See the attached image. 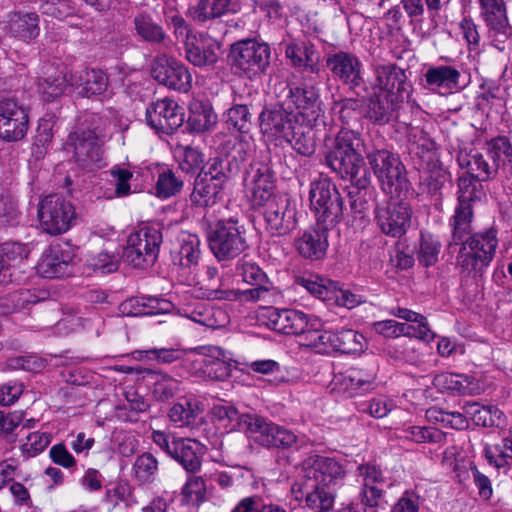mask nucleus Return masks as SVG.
<instances>
[{
  "mask_svg": "<svg viewBox=\"0 0 512 512\" xmlns=\"http://www.w3.org/2000/svg\"><path fill=\"white\" fill-rule=\"evenodd\" d=\"M472 206H457L451 219L452 241L449 249L460 245L456 264L468 275H482L492 262L498 246L497 231L494 228L472 232Z\"/></svg>",
  "mask_w": 512,
  "mask_h": 512,
  "instance_id": "nucleus-1",
  "label": "nucleus"
},
{
  "mask_svg": "<svg viewBox=\"0 0 512 512\" xmlns=\"http://www.w3.org/2000/svg\"><path fill=\"white\" fill-rule=\"evenodd\" d=\"M361 145L360 135L352 130L342 129L336 136L333 148L327 153V166L342 179L359 187H368L370 174L358 148Z\"/></svg>",
  "mask_w": 512,
  "mask_h": 512,
  "instance_id": "nucleus-2",
  "label": "nucleus"
},
{
  "mask_svg": "<svg viewBox=\"0 0 512 512\" xmlns=\"http://www.w3.org/2000/svg\"><path fill=\"white\" fill-rule=\"evenodd\" d=\"M92 113L90 123L92 128L79 129L69 134L66 149L72 151L78 167L92 171L102 166L103 150L101 144L105 137L107 117Z\"/></svg>",
  "mask_w": 512,
  "mask_h": 512,
  "instance_id": "nucleus-3",
  "label": "nucleus"
},
{
  "mask_svg": "<svg viewBox=\"0 0 512 512\" xmlns=\"http://www.w3.org/2000/svg\"><path fill=\"white\" fill-rule=\"evenodd\" d=\"M228 57L238 75L253 80L267 73L271 63V48L256 39H243L231 45Z\"/></svg>",
  "mask_w": 512,
  "mask_h": 512,
  "instance_id": "nucleus-4",
  "label": "nucleus"
},
{
  "mask_svg": "<svg viewBox=\"0 0 512 512\" xmlns=\"http://www.w3.org/2000/svg\"><path fill=\"white\" fill-rule=\"evenodd\" d=\"M245 233V226L238 218L220 219L210 226L209 248L219 261L236 258L248 247Z\"/></svg>",
  "mask_w": 512,
  "mask_h": 512,
  "instance_id": "nucleus-5",
  "label": "nucleus"
},
{
  "mask_svg": "<svg viewBox=\"0 0 512 512\" xmlns=\"http://www.w3.org/2000/svg\"><path fill=\"white\" fill-rule=\"evenodd\" d=\"M311 208L318 227L335 228L343 217V199L336 185L327 178L311 183L309 192Z\"/></svg>",
  "mask_w": 512,
  "mask_h": 512,
  "instance_id": "nucleus-6",
  "label": "nucleus"
},
{
  "mask_svg": "<svg viewBox=\"0 0 512 512\" xmlns=\"http://www.w3.org/2000/svg\"><path fill=\"white\" fill-rule=\"evenodd\" d=\"M152 440L188 474H196L201 470L206 447L199 441L171 436L160 430L152 432Z\"/></svg>",
  "mask_w": 512,
  "mask_h": 512,
  "instance_id": "nucleus-7",
  "label": "nucleus"
},
{
  "mask_svg": "<svg viewBox=\"0 0 512 512\" xmlns=\"http://www.w3.org/2000/svg\"><path fill=\"white\" fill-rule=\"evenodd\" d=\"M369 162L382 184L383 190L392 197H401L410 188L405 168L399 158L387 150H377L368 155Z\"/></svg>",
  "mask_w": 512,
  "mask_h": 512,
  "instance_id": "nucleus-8",
  "label": "nucleus"
},
{
  "mask_svg": "<svg viewBox=\"0 0 512 512\" xmlns=\"http://www.w3.org/2000/svg\"><path fill=\"white\" fill-rule=\"evenodd\" d=\"M162 240L160 228L143 226L128 237L124 256L130 264L137 268L153 265L158 258Z\"/></svg>",
  "mask_w": 512,
  "mask_h": 512,
  "instance_id": "nucleus-9",
  "label": "nucleus"
},
{
  "mask_svg": "<svg viewBox=\"0 0 512 512\" xmlns=\"http://www.w3.org/2000/svg\"><path fill=\"white\" fill-rule=\"evenodd\" d=\"M242 419L243 425L252 439L265 448L289 449L297 443V436L291 430L264 417L247 414Z\"/></svg>",
  "mask_w": 512,
  "mask_h": 512,
  "instance_id": "nucleus-10",
  "label": "nucleus"
},
{
  "mask_svg": "<svg viewBox=\"0 0 512 512\" xmlns=\"http://www.w3.org/2000/svg\"><path fill=\"white\" fill-rule=\"evenodd\" d=\"M41 228L51 235L65 233L75 217L73 205L58 194H50L41 200L38 208Z\"/></svg>",
  "mask_w": 512,
  "mask_h": 512,
  "instance_id": "nucleus-11",
  "label": "nucleus"
},
{
  "mask_svg": "<svg viewBox=\"0 0 512 512\" xmlns=\"http://www.w3.org/2000/svg\"><path fill=\"white\" fill-rule=\"evenodd\" d=\"M244 186L253 206H264L276 200L275 172L268 163L255 161L245 172Z\"/></svg>",
  "mask_w": 512,
  "mask_h": 512,
  "instance_id": "nucleus-12",
  "label": "nucleus"
},
{
  "mask_svg": "<svg viewBox=\"0 0 512 512\" xmlns=\"http://www.w3.org/2000/svg\"><path fill=\"white\" fill-rule=\"evenodd\" d=\"M480 16L486 24L492 45L503 51L505 43L512 38L507 5L504 0H479Z\"/></svg>",
  "mask_w": 512,
  "mask_h": 512,
  "instance_id": "nucleus-13",
  "label": "nucleus"
},
{
  "mask_svg": "<svg viewBox=\"0 0 512 512\" xmlns=\"http://www.w3.org/2000/svg\"><path fill=\"white\" fill-rule=\"evenodd\" d=\"M362 488L359 493L364 512H377L375 509L384 506L386 489L391 486L383 475L381 468L373 463L361 464L357 467Z\"/></svg>",
  "mask_w": 512,
  "mask_h": 512,
  "instance_id": "nucleus-14",
  "label": "nucleus"
},
{
  "mask_svg": "<svg viewBox=\"0 0 512 512\" xmlns=\"http://www.w3.org/2000/svg\"><path fill=\"white\" fill-rule=\"evenodd\" d=\"M299 123L293 112L280 101L263 108L259 114L261 133L270 141L290 138L293 129Z\"/></svg>",
  "mask_w": 512,
  "mask_h": 512,
  "instance_id": "nucleus-15",
  "label": "nucleus"
},
{
  "mask_svg": "<svg viewBox=\"0 0 512 512\" xmlns=\"http://www.w3.org/2000/svg\"><path fill=\"white\" fill-rule=\"evenodd\" d=\"M325 65L335 80L348 85L351 89L364 84L363 64L352 52L330 51L325 55Z\"/></svg>",
  "mask_w": 512,
  "mask_h": 512,
  "instance_id": "nucleus-16",
  "label": "nucleus"
},
{
  "mask_svg": "<svg viewBox=\"0 0 512 512\" xmlns=\"http://www.w3.org/2000/svg\"><path fill=\"white\" fill-rule=\"evenodd\" d=\"M152 77L162 85L179 92H188L192 87V75L188 68L166 54H158L151 67Z\"/></svg>",
  "mask_w": 512,
  "mask_h": 512,
  "instance_id": "nucleus-17",
  "label": "nucleus"
},
{
  "mask_svg": "<svg viewBox=\"0 0 512 512\" xmlns=\"http://www.w3.org/2000/svg\"><path fill=\"white\" fill-rule=\"evenodd\" d=\"M28 129V110L14 99H0V138L17 142L26 136Z\"/></svg>",
  "mask_w": 512,
  "mask_h": 512,
  "instance_id": "nucleus-18",
  "label": "nucleus"
},
{
  "mask_svg": "<svg viewBox=\"0 0 512 512\" xmlns=\"http://www.w3.org/2000/svg\"><path fill=\"white\" fill-rule=\"evenodd\" d=\"M280 102L296 119L312 123L320 115L319 91L314 86H288V93Z\"/></svg>",
  "mask_w": 512,
  "mask_h": 512,
  "instance_id": "nucleus-19",
  "label": "nucleus"
},
{
  "mask_svg": "<svg viewBox=\"0 0 512 512\" xmlns=\"http://www.w3.org/2000/svg\"><path fill=\"white\" fill-rule=\"evenodd\" d=\"M306 482L335 491V486L344 478L342 465L334 458L314 455L303 465Z\"/></svg>",
  "mask_w": 512,
  "mask_h": 512,
  "instance_id": "nucleus-20",
  "label": "nucleus"
},
{
  "mask_svg": "<svg viewBox=\"0 0 512 512\" xmlns=\"http://www.w3.org/2000/svg\"><path fill=\"white\" fill-rule=\"evenodd\" d=\"M422 149L426 150L427 155L424 158L427 168L424 171L423 182L419 185L418 197L421 196V200L430 198L431 203L438 208L441 201V189L447 180V172L439 162L434 142L423 144Z\"/></svg>",
  "mask_w": 512,
  "mask_h": 512,
  "instance_id": "nucleus-21",
  "label": "nucleus"
},
{
  "mask_svg": "<svg viewBox=\"0 0 512 512\" xmlns=\"http://www.w3.org/2000/svg\"><path fill=\"white\" fill-rule=\"evenodd\" d=\"M146 121L154 130L169 135L182 126L184 112L173 99H158L146 108Z\"/></svg>",
  "mask_w": 512,
  "mask_h": 512,
  "instance_id": "nucleus-22",
  "label": "nucleus"
},
{
  "mask_svg": "<svg viewBox=\"0 0 512 512\" xmlns=\"http://www.w3.org/2000/svg\"><path fill=\"white\" fill-rule=\"evenodd\" d=\"M263 217L271 236H285L296 227V209L288 199L279 198L264 205Z\"/></svg>",
  "mask_w": 512,
  "mask_h": 512,
  "instance_id": "nucleus-23",
  "label": "nucleus"
},
{
  "mask_svg": "<svg viewBox=\"0 0 512 512\" xmlns=\"http://www.w3.org/2000/svg\"><path fill=\"white\" fill-rule=\"evenodd\" d=\"M457 161L462 169H466L467 174L480 182L494 179L500 167L490 150L489 142L485 155L477 149L460 150Z\"/></svg>",
  "mask_w": 512,
  "mask_h": 512,
  "instance_id": "nucleus-24",
  "label": "nucleus"
},
{
  "mask_svg": "<svg viewBox=\"0 0 512 512\" xmlns=\"http://www.w3.org/2000/svg\"><path fill=\"white\" fill-rule=\"evenodd\" d=\"M376 220L380 230L391 237L404 235L410 227L412 211L404 202H391L376 209Z\"/></svg>",
  "mask_w": 512,
  "mask_h": 512,
  "instance_id": "nucleus-25",
  "label": "nucleus"
},
{
  "mask_svg": "<svg viewBox=\"0 0 512 512\" xmlns=\"http://www.w3.org/2000/svg\"><path fill=\"white\" fill-rule=\"evenodd\" d=\"M229 355L220 347H210L208 353L193 360L194 372L200 377L223 381L230 377L232 365Z\"/></svg>",
  "mask_w": 512,
  "mask_h": 512,
  "instance_id": "nucleus-26",
  "label": "nucleus"
},
{
  "mask_svg": "<svg viewBox=\"0 0 512 512\" xmlns=\"http://www.w3.org/2000/svg\"><path fill=\"white\" fill-rule=\"evenodd\" d=\"M74 254L67 245L50 246L37 264V272L44 278H59L71 273Z\"/></svg>",
  "mask_w": 512,
  "mask_h": 512,
  "instance_id": "nucleus-27",
  "label": "nucleus"
},
{
  "mask_svg": "<svg viewBox=\"0 0 512 512\" xmlns=\"http://www.w3.org/2000/svg\"><path fill=\"white\" fill-rule=\"evenodd\" d=\"M374 91L396 94L400 99L409 98L412 92L410 84L406 83V75L395 64L378 65L374 69Z\"/></svg>",
  "mask_w": 512,
  "mask_h": 512,
  "instance_id": "nucleus-28",
  "label": "nucleus"
},
{
  "mask_svg": "<svg viewBox=\"0 0 512 512\" xmlns=\"http://www.w3.org/2000/svg\"><path fill=\"white\" fill-rule=\"evenodd\" d=\"M265 317L271 330L286 335H300L310 325L308 316L295 309L270 308Z\"/></svg>",
  "mask_w": 512,
  "mask_h": 512,
  "instance_id": "nucleus-29",
  "label": "nucleus"
},
{
  "mask_svg": "<svg viewBox=\"0 0 512 512\" xmlns=\"http://www.w3.org/2000/svg\"><path fill=\"white\" fill-rule=\"evenodd\" d=\"M4 31L12 38L30 43L40 34V17L32 11L10 12L5 20Z\"/></svg>",
  "mask_w": 512,
  "mask_h": 512,
  "instance_id": "nucleus-30",
  "label": "nucleus"
},
{
  "mask_svg": "<svg viewBox=\"0 0 512 512\" xmlns=\"http://www.w3.org/2000/svg\"><path fill=\"white\" fill-rule=\"evenodd\" d=\"M236 271L245 283L254 286L249 290L259 292V295L253 298L256 302H269L270 298L278 293L267 274L256 263L243 259L239 260L236 265Z\"/></svg>",
  "mask_w": 512,
  "mask_h": 512,
  "instance_id": "nucleus-31",
  "label": "nucleus"
},
{
  "mask_svg": "<svg viewBox=\"0 0 512 512\" xmlns=\"http://www.w3.org/2000/svg\"><path fill=\"white\" fill-rule=\"evenodd\" d=\"M424 77V86L442 95L451 94L465 87V83L461 82L460 71L450 65L431 67Z\"/></svg>",
  "mask_w": 512,
  "mask_h": 512,
  "instance_id": "nucleus-32",
  "label": "nucleus"
},
{
  "mask_svg": "<svg viewBox=\"0 0 512 512\" xmlns=\"http://www.w3.org/2000/svg\"><path fill=\"white\" fill-rule=\"evenodd\" d=\"M285 56L296 69L312 74L320 71L319 54L315 45L309 41L293 39L285 46Z\"/></svg>",
  "mask_w": 512,
  "mask_h": 512,
  "instance_id": "nucleus-33",
  "label": "nucleus"
},
{
  "mask_svg": "<svg viewBox=\"0 0 512 512\" xmlns=\"http://www.w3.org/2000/svg\"><path fill=\"white\" fill-rule=\"evenodd\" d=\"M324 227L310 228L295 240L298 253L305 259L312 261L322 259L328 248V232Z\"/></svg>",
  "mask_w": 512,
  "mask_h": 512,
  "instance_id": "nucleus-34",
  "label": "nucleus"
},
{
  "mask_svg": "<svg viewBox=\"0 0 512 512\" xmlns=\"http://www.w3.org/2000/svg\"><path fill=\"white\" fill-rule=\"evenodd\" d=\"M178 247L172 251V262L183 272L190 273L200 259V239L197 235L181 232L177 238Z\"/></svg>",
  "mask_w": 512,
  "mask_h": 512,
  "instance_id": "nucleus-35",
  "label": "nucleus"
},
{
  "mask_svg": "<svg viewBox=\"0 0 512 512\" xmlns=\"http://www.w3.org/2000/svg\"><path fill=\"white\" fill-rule=\"evenodd\" d=\"M219 152L226 157L229 170L236 174L241 164L255 152V144L251 137L238 136L223 141L219 146Z\"/></svg>",
  "mask_w": 512,
  "mask_h": 512,
  "instance_id": "nucleus-36",
  "label": "nucleus"
},
{
  "mask_svg": "<svg viewBox=\"0 0 512 512\" xmlns=\"http://www.w3.org/2000/svg\"><path fill=\"white\" fill-rule=\"evenodd\" d=\"M375 371H366L359 368H351L337 377L335 385L349 396H355L369 392L376 387Z\"/></svg>",
  "mask_w": 512,
  "mask_h": 512,
  "instance_id": "nucleus-37",
  "label": "nucleus"
},
{
  "mask_svg": "<svg viewBox=\"0 0 512 512\" xmlns=\"http://www.w3.org/2000/svg\"><path fill=\"white\" fill-rule=\"evenodd\" d=\"M400 101H403V99H400L396 94L374 91L367 104L366 117L373 123H388Z\"/></svg>",
  "mask_w": 512,
  "mask_h": 512,
  "instance_id": "nucleus-38",
  "label": "nucleus"
},
{
  "mask_svg": "<svg viewBox=\"0 0 512 512\" xmlns=\"http://www.w3.org/2000/svg\"><path fill=\"white\" fill-rule=\"evenodd\" d=\"M76 83L81 87L80 94L83 97H100L104 99L112 94L109 78L100 69L92 68L80 71Z\"/></svg>",
  "mask_w": 512,
  "mask_h": 512,
  "instance_id": "nucleus-39",
  "label": "nucleus"
},
{
  "mask_svg": "<svg viewBox=\"0 0 512 512\" xmlns=\"http://www.w3.org/2000/svg\"><path fill=\"white\" fill-rule=\"evenodd\" d=\"M37 85L38 91L44 100L52 101L63 95L68 86V81L62 69L49 64L43 67Z\"/></svg>",
  "mask_w": 512,
  "mask_h": 512,
  "instance_id": "nucleus-40",
  "label": "nucleus"
},
{
  "mask_svg": "<svg viewBox=\"0 0 512 512\" xmlns=\"http://www.w3.org/2000/svg\"><path fill=\"white\" fill-rule=\"evenodd\" d=\"M224 185L197 176L190 194L192 205L199 208L213 207L223 197Z\"/></svg>",
  "mask_w": 512,
  "mask_h": 512,
  "instance_id": "nucleus-41",
  "label": "nucleus"
},
{
  "mask_svg": "<svg viewBox=\"0 0 512 512\" xmlns=\"http://www.w3.org/2000/svg\"><path fill=\"white\" fill-rule=\"evenodd\" d=\"M184 52L186 60L197 67H212L219 58L216 45L199 41L196 36L187 39Z\"/></svg>",
  "mask_w": 512,
  "mask_h": 512,
  "instance_id": "nucleus-42",
  "label": "nucleus"
},
{
  "mask_svg": "<svg viewBox=\"0 0 512 512\" xmlns=\"http://www.w3.org/2000/svg\"><path fill=\"white\" fill-rule=\"evenodd\" d=\"M137 35L152 44H164L168 36L163 27L150 14L139 13L133 19Z\"/></svg>",
  "mask_w": 512,
  "mask_h": 512,
  "instance_id": "nucleus-43",
  "label": "nucleus"
},
{
  "mask_svg": "<svg viewBox=\"0 0 512 512\" xmlns=\"http://www.w3.org/2000/svg\"><path fill=\"white\" fill-rule=\"evenodd\" d=\"M367 348L363 334L349 328L334 331V352L343 354L362 353Z\"/></svg>",
  "mask_w": 512,
  "mask_h": 512,
  "instance_id": "nucleus-44",
  "label": "nucleus"
},
{
  "mask_svg": "<svg viewBox=\"0 0 512 512\" xmlns=\"http://www.w3.org/2000/svg\"><path fill=\"white\" fill-rule=\"evenodd\" d=\"M201 412L199 401L192 397H181L170 408L169 418L179 427L188 426L193 423Z\"/></svg>",
  "mask_w": 512,
  "mask_h": 512,
  "instance_id": "nucleus-45",
  "label": "nucleus"
},
{
  "mask_svg": "<svg viewBox=\"0 0 512 512\" xmlns=\"http://www.w3.org/2000/svg\"><path fill=\"white\" fill-rule=\"evenodd\" d=\"M217 116L210 105L195 103L190 108L187 124L191 131L203 133L216 124Z\"/></svg>",
  "mask_w": 512,
  "mask_h": 512,
  "instance_id": "nucleus-46",
  "label": "nucleus"
},
{
  "mask_svg": "<svg viewBox=\"0 0 512 512\" xmlns=\"http://www.w3.org/2000/svg\"><path fill=\"white\" fill-rule=\"evenodd\" d=\"M307 490L305 501L308 508L314 512H328L334 504V490H329L308 482L305 483Z\"/></svg>",
  "mask_w": 512,
  "mask_h": 512,
  "instance_id": "nucleus-47",
  "label": "nucleus"
},
{
  "mask_svg": "<svg viewBox=\"0 0 512 512\" xmlns=\"http://www.w3.org/2000/svg\"><path fill=\"white\" fill-rule=\"evenodd\" d=\"M433 385L439 391H449L460 395L471 393V381L466 375L455 373H441L433 378Z\"/></svg>",
  "mask_w": 512,
  "mask_h": 512,
  "instance_id": "nucleus-48",
  "label": "nucleus"
},
{
  "mask_svg": "<svg viewBox=\"0 0 512 512\" xmlns=\"http://www.w3.org/2000/svg\"><path fill=\"white\" fill-rule=\"evenodd\" d=\"M230 4L231 0H199L191 14L194 20L204 23L226 14Z\"/></svg>",
  "mask_w": 512,
  "mask_h": 512,
  "instance_id": "nucleus-49",
  "label": "nucleus"
},
{
  "mask_svg": "<svg viewBox=\"0 0 512 512\" xmlns=\"http://www.w3.org/2000/svg\"><path fill=\"white\" fill-rule=\"evenodd\" d=\"M292 148L300 155L309 157L314 154L316 149L315 135L311 128H304L299 123L293 129L290 138L285 139Z\"/></svg>",
  "mask_w": 512,
  "mask_h": 512,
  "instance_id": "nucleus-50",
  "label": "nucleus"
},
{
  "mask_svg": "<svg viewBox=\"0 0 512 512\" xmlns=\"http://www.w3.org/2000/svg\"><path fill=\"white\" fill-rule=\"evenodd\" d=\"M182 178L170 169L159 173L154 186L155 195L160 199H168L175 196L183 189Z\"/></svg>",
  "mask_w": 512,
  "mask_h": 512,
  "instance_id": "nucleus-51",
  "label": "nucleus"
},
{
  "mask_svg": "<svg viewBox=\"0 0 512 512\" xmlns=\"http://www.w3.org/2000/svg\"><path fill=\"white\" fill-rule=\"evenodd\" d=\"M225 121L228 128L241 134L248 133L252 126V115L246 104H234L225 112Z\"/></svg>",
  "mask_w": 512,
  "mask_h": 512,
  "instance_id": "nucleus-52",
  "label": "nucleus"
},
{
  "mask_svg": "<svg viewBox=\"0 0 512 512\" xmlns=\"http://www.w3.org/2000/svg\"><path fill=\"white\" fill-rule=\"evenodd\" d=\"M133 475L142 484L151 483L155 480L158 472V461L151 453L139 455L132 467Z\"/></svg>",
  "mask_w": 512,
  "mask_h": 512,
  "instance_id": "nucleus-53",
  "label": "nucleus"
},
{
  "mask_svg": "<svg viewBox=\"0 0 512 512\" xmlns=\"http://www.w3.org/2000/svg\"><path fill=\"white\" fill-rule=\"evenodd\" d=\"M373 329L376 333L386 338H397L400 336L413 337L416 333V328L413 325L398 322L394 319L374 322Z\"/></svg>",
  "mask_w": 512,
  "mask_h": 512,
  "instance_id": "nucleus-54",
  "label": "nucleus"
},
{
  "mask_svg": "<svg viewBox=\"0 0 512 512\" xmlns=\"http://www.w3.org/2000/svg\"><path fill=\"white\" fill-rule=\"evenodd\" d=\"M234 174L233 171L229 170L228 163L225 165L222 158L215 157L208 161L197 176L225 185Z\"/></svg>",
  "mask_w": 512,
  "mask_h": 512,
  "instance_id": "nucleus-55",
  "label": "nucleus"
},
{
  "mask_svg": "<svg viewBox=\"0 0 512 512\" xmlns=\"http://www.w3.org/2000/svg\"><path fill=\"white\" fill-rule=\"evenodd\" d=\"M440 247L441 243L437 237L429 233H421L418 262L425 267L434 265L438 261Z\"/></svg>",
  "mask_w": 512,
  "mask_h": 512,
  "instance_id": "nucleus-56",
  "label": "nucleus"
},
{
  "mask_svg": "<svg viewBox=\"0 0 512 512\" xmlns=\"http://www.w3.org/2000/svg\"><path fill=\"white\" fill-rule=\"evenodd\" d=\"M206 484L201 476L189 474L182 487V495L187 504L198 505L205 499Z\"/></svg>",
  "mask_w": 512,
  "mask_h": 512,
  "instance_id": "nucleus-57",
  "label": "nucleus"
},
{
  "mask_svg": "<svg viewBox=\"0 0 512 512\" xmlns=\"http://www.w3.org/2000/svg\"><path fill=\"white\" fill-rule=\"evenodd\" d=\"M490 150L494 158L507 169L506 177H512V145L506 137H496L489 141Z\"/></svg>",
  "mask_w": 512,
  "mask_h": 512,
  "instance_id": "nucleus-58",
  "label": "nucleus"
},
{
  "mask_svg": "<svg viewBox=\"0 0 512 512\" xmlns=\"http://www.w3.org/2000/svg\"><path fill=\"white\" fill-rule=\"evenodd\" d=\"M154 378L153 395L158 401H167L179 390V382L168 374L151 373Z\"/></svg>",
  "mask_w": 512,
  "mask_h": 512,
  "instance_id": "nucleus-59",
  "label": "nucleus"
},
{
  "mask_svg": "<svg viewBox=\"0 0 512 512\" xmlns=\"http://www.w3.org/2000/svg\"><path fill=\"white\" fill-rule=\"evenodd\" d=\"M30 247L27 244L7 241L0 246V256L4 259L5 270L8 266L21 263L28 257Z\"/></svg>",
  "mask_w": 512,
  "mask_h": 512,
  "instance_id": "nucleus-60",
  "label": "nucleus"
},
{
  "mask_svg": "<svg viewBox=\"0 0 512 512\" xmlns=\"http://www.w3.org/2000/svg\"><path fill=\"white\" fill-rule=\"evenodd\" d=\"M484 454L490 464L501 467L506 458H512V430L511 438H505L501 444H486Z\"/></svg>",
  "mask_w": 512,
  "mask_h": 512,
  "instance_id": "nucleus-61",
  "label": "nucleus"
},
{
  "mask_svg": "<svg viewBox=\"0 0 512 512\" xmlns=\"http://www.w3.org/2000/svg\"><path fill=\"white\" fill-rule=\"evenodd\" d=\"M165 22L172 30L177 40L186 43L188 38H193L192 30L187 21L177 12L172 9L165 12Z\"/></svg>",
  "mask_w": 512,
  "mask_h": 512,
  "instance_id": "nucleus-62",
  "label": "nucleus"
},
{
  "mask_svg": "<svg viewBox=\"0 0 512 512\" xmlns=\"http://www.w3.org/2000/svg\"><path fill=\"white\" fill-rule=\"evenodd\" d=\"M366 188L354 184L348 188L350 209L355 218H365L369 209Z\"/></svg>",
  "mask_w": 512,
  "mask_h": 512,
  "instance_id": "nucleus-63",
  "label": "nucleus"
},
{
  "mask_svg": "<svg viewBox=\"0 0 512 512\" xmlns=\"http://www.w3.org/2000/svg\"><path fill=\"white\" fill-rule=\"evenodd\" d=\"M231 512H287L276 504L264 505L257 496H249L241 499Z\"/></svg>",
  "mask_w": 512,
  "mask_h": 512,
  "instance_id": "nucleus-64",
  "label": "nucleus"
}]
</instances>
